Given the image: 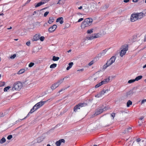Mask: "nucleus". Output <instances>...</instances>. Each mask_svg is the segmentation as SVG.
Here are the masks:
<instances>
[{
    "instance_id": "obj_1",
    "label": "nucleus",
    "mask_w": 146,
    "mask_h": 146,
    "mask_svg": "<svg viewBox=\"0 0 146 146\" xmlns=\"http://www.w3.org/2000/svg\"><path fill=\"white\" fill-rule=\"evenodd\" d=\"M143 13L142 12L133 13L131 16V21L134 22L139 19H141L143 17Z\"/></svg>"
},
{
    "instance_id": "obj_2",
    "label": "nucleus",
    "mask_w": 146,
    "mask_h": 146,
    "mask_svg": "<svg viewBox=\"0 0 146 146\" xmlns=\"http://www.w3.org/2000/svg\"><path fill=\"white\" fill-rule=\"evenodd\" d=\"M92 19L90 18L85 19L81 24V29H84L86 27L90 26L92 25Z\"/></svg>"
},
{
    "instance_id": "obj_3",
    "label": "nucleus",
    "mask_w": 146,
    "mask_h": 146,
    "mask_svg": "<svg viewBox=\"0 0 146 146\" xmlns=\"http://www.w3.org/2000/svg\"><path fill=\"white\" fill-rule=\"evenodd\" d=\"M23 87V84L20 81H17L14 83L12 87L13 91H19Z\"/></svg>"
},
{
    "instance_id": "obj_4",
    "label": "nucleus",
    "mask_w": 146,
    "mask_h": 146,
    "mask_svg": "<svg viewBox=\"0 0 146 146\" xmlns=\"http://www.w3.org/2000/svg\"><path fill=\"white\" fill-rule=\"evenodd\" d=\"M46 101H40L39 102L36 104L33 108L31 110L29 113H32L34 111L41 107L46 103Z\"/></svg>"
},
{
    "instance_id": "obj_5",
    "label": "nucleus",
    "mask_w": 146,
    "mask_h": 146,
    "mask_svg": "<svg viewBox=\"0 0 146 146\" xmlns=\"http://www.w3.org/2000/svg\"><path fill=\"white\" fill-rule=\"evenodd\" d=\"M110 91V89H107L106 90L103 89L96 96L98 97H100L104 95L105 93H108Z\"/></svg>"
},
{
    "instance_id": "obj_6",
    "label": "nucleus",
    "mask_w": 146,
    "mask_h": 146,
    "mask_svg": "<svg viewBox=\"0 0 146 146\" xmlns=\"http://www.w3.org/2000/svg\"><path fill=\"white\" fill-rule=\"evenodd\" d=\"M100 35L98 33H95L94 34H93L91 36H87L86 37L87 39L88 40H92L94 38H97L100 36Z\"/></svg>"
},
{
    "instance_id": "obj_7",
    "label": "nucleus",
    "mask_w": 146,
    "mask_h": 146,
    "mask_svg": "<svg viewBox=\"0 0 146 146\" xmlns=\"http://www.w3.org/2000/svg\"><path fill=\"white\" fill-rule=\"evenodd\" d=\"M116 57L115 56H112L110 58V60L107 61V65L110 66L114 62L115 60Z\"/></svg>"
},
{
    "instance_id": "obj_8",
    "label": "nucleus",
    "mask_w": 146,
    "mask_h": 146,
    "mask_svg": "<svg viewBox=\"0 0 146 146\" xmlns=\"http://www.w3.org/2000/svg\"><path fill=\"white\" fill-rule=\"evenodd\" d=\"M104 111V109L102 108H99L96 110L95 113L94 115L95 116L97 115L102 113Z\"/></svg>"
},
{
    "instance_id": "obj_9",
    "label": "nucleus",
    "mask_w": 146,
    "mask_h": 146,
    "mask_svg": "<svg viewBox=\"0 0 146 146\" xmlns=\"http://www.w3.org/2000/svg\"><path fill=\"white\" fill-rule=\"evenodd\" d=\"M57 27V26L56 25H54L52 26L49 28L48 31L50 33H52L55 30Z\"/></svg>"
},
{
    "instance_id": "obj_10",
    "label": "nucleus",
    "mask_w": 146,
    "mask_h": 146,
    "mask_svg": "<svg viewBox=\"0 0 146 146\" xmlns=\"http://www.w3.org/2000/svg\"><path fill=\"white\" fill-rule=\"evenodd\" d=\"M62 143H65V140L64 139L59 140L56 142L55 144L57 146H60Z\"/></svg>"
},
{
    "instance_id": "obj_11",
    "label": "nucleus",
    "mask_w": 146,
    "mask_h": 146,
    "mask_svg": "<svg viewBox=\"0 0 146 146\" xmlns=\"http://www.w3.org/2000/svg\"><path fill=\"white\" fill-rule=\"evenodd\" d=\"M135 93V91H134L133 89L131 90L128 92H127L126 93V96H131L133 95V94Z\"/></svg>"
},
{
    "instance_id": "obj_12",
    "label": "nucleus",
    "mask_w": 146,
    "mask_h": 146,
    "mask_svg": "<svg viewBox=\"0 0 146 146\" xmlns=\"http://www.w3.org/2000/svg\"><path fill=\"white\" fill-rule=\"evenodd\" d=\"M40 35L39 34H36L33 36V41H37L39 40Z\"/></svg>"
},
{
    "instance_id": "obj_13",
    "label": "nucleus",
    "mask_w": 146,
    "mask_h": 146,
    "mask_svg": "<svg viewBox=\"0 0 146 146\" xmlns=\"http://www.w3.org/2000/svg\"><path fill=\"white\" fill-rule=\"evenodd\" d=\"M122 49V50H125V52L128 50V45L127 44H125L122 46L121 48Z\"/></svg>"
},
{
    "instance_id": "obj_14",
    "label": "nucleus",
    "mask_w": 146,
    "mask_h": 146,
    "mask_svg": "<svg viewBox=\"0 0 146 146\" xmlns=\"http://www.w3.org/2000/svg\"><path fill=\"white\" fill-rule=\"evenodd\" d=\"M58 86H59L58 85V84L56 83H55L51 85L50 87V88L51 89L53 90L58 87Z\"/></svg>"
},
{
    "instance_id": "obj_15",
    "label": "nucleus",
    "mask_w": 146,
    "mask_h": 146,
    "mask_svg": "<svg viewBox=\"0 0 146 146\" xmlns=\"http://www.w3.org/2000/svg\"><path fill=\"white\" fill-rule=\"evenodd\" d=\"M63 19L62 17H59L56 20V22H59L61 24H62L64 22Z\"/></svg>"
},
{
    "instance_id": "obj_16",
    "label": "nucleus",
    "mask_w": 146,
    "mask_h": 146,
    "mask_svg": "<svg viewBox=\"0 0 146 146\" xmlns=\"http://www.w3.org/2000/svg\"><path fill=\"white\" fill-rule=\"evenodd\" d=\"M44 2L42 1V0L41 1L38 3H37L36 5H35V8L37 7H38L40 6L41 5H43L45 4Z\"/></svg>"
},
{
    "instance_id": "obj_17",
    "label": "nucleus",
    "mask_w": 146,
    "mask_h": 146,
    "mask_svg": "<svg viewBox=\"0 0 146 146\" xmlns=\"http://www.w3.org/2000/svg\"><path fill=\"white\" fill-rule=\"evenodd\" d=\"M80 106L79 105V104L76 105L74 107V111L75 112L77 111V110L78 109H80Z\"/></svg>"
},
{
    "instance_id": "obj_18",
    "label": "nucleus",
    "mask_w": 146,
    "mask_h": 146,
    "mask_svg": "<svg viewBox=\"0 0 146 146\" xmlns=\"http://www.w3.org/2000/svg\"><path fill=\"white\" fill-rule=\"evenodd\" d=\"M131 128L130 127H129L125 129L123 133H125L127 132H131Z\"/></svg>"
},
{
    "instance_id": "obj_19",
    "label": "nucleus",
    "mask_w": 146,
    "mask_h": 146,
    "mask_svg": "<svg viewBox=\"0 0 146 146\" xmlns=\"http://www.w3.org/2000/svg\"><path fill=\"white\" fill-rule=\"evenodd\" d=\"M54 18L53 17H49L48 23L50 24H51L54 22Z\"/></svg>"
},
{
    "instance_id": "obj_20",
    "label": "nucleus",
    "mask_w": 146,
    "mask_h": 146,
    "mask_svg": "<svg viewBox=\"0 0 146 146\" xmlns=\"http://www.w3.org/2000/svg\"><path fill=\"white\" fill-rule=\"evenodd\" d=\"M108 49H106L105 50H103L102 52L100 53V56H104L106 53L107 52L108 50Z\"/></svg>"
},
{
    "instance_id": "obj_21",
    "label": "nucleus",
    "mask_w": 146,
    "mask_h": 146,
    "mask_svg": "<svg viewBox=\"0 0 146 146\" xmlns=\"http://www.w3.org/2000/svg\"><path fill=\"white\" fill-rule=\"evenodd\" d=\"M126 52H125V50H121V51L120 52V56L121 57H122L125 54Z\"/></svg>"
},
{
    "instance_id": "obj_22",
    "label": "nucleus",
    "mask_w": 146,
    "mask_h": 146,
    "mask_svg": "<svg viewBox=\"0 0 146 146\" xmlns=\"http://www.w3.org/2000/svg\"><path fill=\"white\" fill-rule=\"evenodd\" d=\"M69 66H68L66 68V70H69L72 66L73 65V62H71L69 63Z\"/></svg>"
},
{
    "instance_id": "obj_23",
    "label": "nucleus",
    "mask_w": 146,
    "mask_h": 146,
    "mask_svg": "<svg viewBox=\"0 0 146 146\" xmlns=\"http://www.w3.org/2000/svg\"><path fill=\"white\" fill-rule=\"evenodd\" d=\"M25 69H20L17 73V74H22L25 72Z\"/></svg>"
},
{
    "instance_id": "obj_24",
    "label": "nucleus",
    "mask_w": 146,
    "mask_h": 146,
    "mask_svg": "<svg viewBox=\"0 0 146 146\" xmlns=\"http://www.w3.org/2000/svg\"><path fill=\"white\" fill-rule=\"evenodd\" d=\"M64 79V78H63V79H61L60 80H58V81L57 82H56V83L57 84H58V85L59 86V85L63 82Z\"/></svg>"
},
{
    "instance_id": "obj_25",
    "label": "nucleus",
    "mask_w": 146,
    "mask_h": 146,
    "mask_svg": "<svg viewBox=\"0 0 146 146\" xmlns=\"http://www.w3.org/2000/svg\"><path fill=\"white\" fill-rule=\"evenodd\" d=\"M78 104L79 106H80V107L85 106L87 105V104L85 103H80Z\"/></svg>"
},
{
    "instance_id": "obj_26",
    "label": "nucleus",
    "mask_w": 146,
    "mask_h": 146,
    "mask_svg": "<svg viewBox=\"0 0 146 146\" xmlns=\"http://www.w3.org/2000/svg\"><path fill=\"white\" fill-rule=\"evenodd\" d=\"M60 58L58 57H56L55 56H53L52 60L54 61H57L59 60Z\"/></svg>"
},
{
    "instance_id": "obj_27",
    "label": "nucleus",
    "mask_w": 146,
    "mask_h": 146,
    "mask_svg": "<svg viewBox=\"0 0 146 146\" xmlns=\"http://www.w3.org/2000/svg\"><path fill=\"white\" fill-rule=\"evenodd\" d=\"M66 0H59L57 4H64Z\"/></svg>"
},
{
    "instance_id": "obj_28",
    "label": "nucleus",
    "mask_w": 146,
    "mask_h": 146,
    "mask_svg": "<svg viewBox=\"0 0 146 146\" xmlns=\"http://www.w3.org/2000/svg\"><path fill=\"white\" fill-rule=\"evenodd\" d=\"M56 66L57 64H56L54 63L50 65V68H54Z\"/></svg>"
},
{
    "instance_id": "obj_29",
    "label": "nucleus",
    "mask_w": 146,
    "mask_h": 146,
    "mask_svg": "<svg viewBox=\"0 0 146 146\" xmlns=\"http://www.w3.org/2000/svg\"><path fill=\"white\" fill-rule=\"evenodd\" d=\"M142 78V76H139L137 77L135 79V81H138L140 79H141Z\"/></svg>"
},
{
    "instance_id": "obj_30",
    "label": "nucleus",
    "mask_w": 146,
    "mask_h": 146,
    "mask_svg": "<svg viewBox=\"0 0 146 146\" xmlns=\"http://www.w3.org/2000/svg\"><path fill=\"white\" fill-rule=\"evenodd\" d=\"M6 141L4 137H3L0 141V143H3Z\"/></svg>"
},
{
    "instance_id": "obj_31",
    "label": "nucleus",
    "mask_w": 146,
    "mask_h": 146,
    "mask_svg": "<svg viewBox=\"0 0 146 146\" xmlns=\"http://www.w3.org/2000/svg\"><path fill=\"white\" fill-rule=\"evenodd\" d=\"M132 102L131 101H128L127 103V107H129L130 105L132 104Z\"/></svg>"
},
{
    "instance_id": "obj_32",
    "label": "nucleus",
    "mask_w": 146,
    "mask_h": 146,
    "mask_svg": "<svg viewBox=\"0 0 146 146\" xmlns=\"http://www.w3.org/2000/svg\"><path fill=\"white\" fill-rule=\"evenodd\" d=\"M110 80L109 78H106L103 80L104 81V82L106 84Z\"/></svg>"
},
{
    "instance_id": "obj_33",
    "label": "nucleus",
    "mask_w": 146,
    "mask_h": 146,
    "mask_svg": "<svg viewBox=\"0 0 146 146\" xmlns=\"http://www.w3.org/2000/svg\"><path fill=\"white\" fill-rule=\"evenodd\" d=\"M10 88L11 87L9 86L6 87L4 88V92H7V90H9Z\"/></svg>"
},
{
    "instance_id": "obj_34",
    "label": "nucleus",
    "mask_w": 146,
    "mask_h": 146,
    "mask_svg": "<svg viewBox=\"0 0 146 146\" xmlns=\"http://www.w3.org/2000/svg\"><path fill=\"white\" fill-rule=\"evenodd\" d=\"M93 29H90L88 30L87 31V33L88 34H91L93 33Z\"/></svg>"
},
{
    "instance_id": "obj_35",
    "label": "nucleus",
    "mask_w": 146,
    "mask_h": 146,
    "mask_svg": "<svg viewBox=\"0 0 146 146\" xmlns=\"http://www.w3.org/2000/svg\"><path fill=\"white\" fill-rule=\"evenodd\" d=\"M135 81V79L130 80L128 81V83L129 84H131L134 82Z\"/></svg>"
},
{
    "instance_id": "obj_36",
    "label": "nucleus",
    "mask_w": 146,
    "mask_h": 146,
    "mask_svg": "<svg viewBox=\"0 0 146 146\" xmlns=\"http://www.w3.org/2000/svg\"><path fill=\"white\" fill-rule=\"evenodd\" d=\"M35 64L34 63L31 62L29 65V67H31L33 66Z\"/></svg>"
},
{
    "instance_id": "obj_37",
    "label": "nucleus",
    "mask_w": 146,
    "mask_h": 146,
    "mask_svg": "<svg viewBox=\"0 0 146 146\" xmlns=\"http://www.w3.org/2000/svg\"><path fill=\"white\" fill-rule=\"evenodd\" d=\"M39 39L41 41H43L44 39V37L43 36H42L40 37H39Z\"/></svg>"
},
{
    "instance_id": "obj_38",
    "label": "nucleus",
    "mask_w": 146,
    "mask_h": 146,
    "mask_svg": "<svg viewBox=\"0 0 146 146\" xmlns=\"http://www.w3.org/2000/svg\"><path fill=\"white\" fill-rule=\"evenodd\" d=\"M16 56V54H13V55H11L10 57V58L11 59H14V58Z\"/></svg>"
},
{
    "instance_id": "obj_39",
    "label": "nucleus",
    "mask_w": 146,
    "mask_h": 146,
    "mask_svg": "<svg viewBox=\"0 0 146 146\" xmlns=\"http://www.w3.org/2000/svg\"><path fill=\"white\" fill-rule=\"evenodd\" d=\"M102 86V85H101L100 83H99L98 84H97L96 85V86H95V88H98L100 86Z\"/></svg>"
},
{
    "instance_id": "obj_40",
    "label": "nucleus",
    "mask_w": 146,
    "mask_h": 146,
    "mask_svg": "<svg viewBox=\"0 0 146 146\" xmlns=\"http://www.w3.org/2000/svg\"><path fill=\"white\" fill-rule=\"evenodd\" d=\"M49 12L48 11L46 12L44 14V17H46L49 13Z\"/></svg>"
},
{
    "instance_id": "obj_41",
    "label": "nucleus",
    "mask_w": 146,
    "mask_h": 146,
    "mask_svg": "<svg viewBox=\"0 0 146 146\" xmlns=\"http://www.w3.org/2000/svg\"><path fill=\"white\" fill-rule=\"evenodd\" d=\"M12 138V136L11 135H9L7 137V139H8L9 140L11 139Z\"/></svg>"
},
{
    "instance_id": "obj_42",
    "label": "nucleus",
    "mask_w": 146,
    "mask_h": 146,
    "mask_svg": "<svg viewBox=\"0 0 146 146\" xmlns=\"http://www.w3.org/2000/svg\"><path fill=\"white\" fill-rule=\"evenodd\" d=\"M109 66L108 65H107V63L106 64L104 65L103 67V69H105L108 66Z\"/></svg>"
},
{
    "instance_id": "obj_43",
    "label": "nucleus",
    "mask_w": 146,
    "mask_h": 146,
    "mask_svg": "<svg viewBox=\"0 0 146 146\" xmlns=\"http://www.w3.org/2000/svg\"><path fill=\"white\" fill-rule=\"evenodd\" d=\"M115 113H112L111 115V116L112 117H113V119H114V117L115 116Z\"/></svg>"
},
{
    "instance_id": "obj_44",
    "label": "nucleus",
    "mask_w": 146,
    "mask_h": 146,
    "mask_svg": "<svg viewBox=\"0 0 146 146\" xmlns=\"http://www.w3.org/2000/svg\"><path fill=\"white\" fill-rule=\"evenodd\" d=\"M100 84H101V85H102L103 84H106L104 82L103 80V81H102L100 82Z\"/></svg>"
},
{
    "instance_id": "obj_45",
    "label": "nucleus",
    "mask_w": 146,
    "mask_h": 146,
    "mask_svg": "<svg viewBox=\"0 0 146 146\" xmlns=\"http://www.w3.org/2000/svg\"><path fill=\"white\" fill-rule=\"evenodd\" d=\"M31 44L30 41H28L26 43V44L27 46H29Z\"/></svg>"
},
{
    "instance_id": "obj_46",
    "label": "nucleus",
    "mask_w": 146,
    "mask_h": 146,
    "mask_svg": "<svg viewBox=\"0 0 146 146\" xmlns=\"http://www.w3.org/2000/svg\"><path fill=\"white\" fill-rule=\"evenodd\" d=\"M4 116V115L3 112H0V117H3Z\"/></svg>"
},
{
    "instance_id": "obj_47",
    "label": "nucleus",
    "mask_w": 146,
    "mask_h": 146,
    "mask_svg": "<svg viewBox=\"0 0 146 146\" xmlns=\"http://www.w3.org/2000/svg\"><path fill=\"white\" fill-rule=\"evenodd\" d=\"M30 113H29H29H28V114L27 115V116L25 117V118H24L23 119H20V120H23V119H25V118H27V117H28L29 116V114Z\"/></svg>"
},
{
    "instance_id": "obj_48",
    "label": "nucleus",
    "mask_w": 146,
    "mask_h": 146,
    "mask_svg": "<svg viewBox=\"0 0 146 146\" xmlns=\"http://www.w3.org/2000/svg\"><path fill=\"white\" fill-rule=\"evenodd\" d=\"M93 63H94V62L93 61H92L91 62H90L89 63V66H91V65H92V64H93Z\"/></svg>"
},
{
    "instance_id": "obj_49",
    "label": "nucleus",
    "mask_w": 146,
    "mask_h": 146,
    "mask_svg": "<svg viewBox=\"0 0 146 146\" xmlns=\"http://www.w3.org/2000/svg\"><path fill=\"white\" fill-rule=\"evenodd\" d=\"M83 18H81L80 19H79V20H78V22H80V21H83Z\"/></svg>"
},
{
    "instance_id": "obj_50",
    "label": "nucleus",
    "mask_w": 146,
    "mask_h": 146,
    "mask_svg": "<svg viewBox=\"0 0 146 146\" xmlns=\"http://www.w3.org/2000/svg\"><path fill=\"white\" fill-rule=\"evenodd\" d=\"M109 109V108H108V107H105L104 108V111H106L107 110H108V109Z\"/></svg>"
},
{
    "instance_id": "obj_51",
    "label": "nucleus",
    "mask_w": 146,
    "mask_h": 146,
    "mask_svg": "<svg viewBox=\"0 0 146 146\" xmlns=\"http://www.w3.org/2000/svg\"><path fill=\"white\" fill-rule=\"evenodd\" d=\"M66 89V88L65 89H61L60 90L59 92H58L59 93H60V92H61L62 91H64V90H65V89Z\"/></svg>"
},
{
    "instance_id": "obj_52",
    "label": "nucleus",
    "mask_w": 146,
    "mask_h": 146,
    "mask_svg": "<svg viewBox=\"0 0 146 146\" xmlns=\"http://www.w3.org/2000/svg\"><path fill=\"white\" fill-rule=\"evenodd\" d=\"M49 0H42V1H44V3H46Z\"/></svg>"
},
{
    "instance_id": "obj_53",
    "label": "nucleus",
    "mask_w": 146,
    "mask_h": 146,
    "mask_svg": "<svg viewBox=\"0 0 146 146\" xmlns=\"http://www.w3.org/2000/svg\"><path fill=\"white\" fill-rule=\"evenodd\" d=\"M129 0H123V2L125 3H127L129 2Z\"/></svg>"
},
{
    "instance_id": "obj_54",
    "label": "nucleus",
    "mask_w": 146,
    "mask_h": 146,
    "mask_svg": "<svg viewBox=\"0 0 146 146\" xmlns=\"http://www.w3.org/2000/svg\"><path fill=\"white\" fill-rule=\"evenodd\" d=\"M141 141V139L139 138H137L136 139V141L137 142H139L140 141Z\"/></svg>"
},
{
    "instance_id": "obj_55",
    "label": "nucleus",
    "mask_w": 146,
    "mask_h": 146,
    "mask_svg": "<svg viewBox=\"0 0 146 146\" xmlns=\"http://www.w3.org/2000/svg\"><path fill=\"white\" fill-rule=\"evenodd\" d=\"M84 70V69L83 68H82L80 69H79L77 70V71H83Z\"/></svg>"
},
{
    "instance_id": "obj_56",
    "label": "nucleus",
    "mask_w": 146,
    "mask_h": 146,
    "mask_svg": "<svg viewBox=\"0 0 146 146\" xmlns=\"http://www.w3.org/2000/svg\"><path fill=\"white\" fill-rule=\"evenodd\" d=\"M66 25L67 26V27H70V25L68 23H67L66 24Z\"/></svg>"
},
{
    "instance_id": "obj_57",
    "label": "nucleus",
    "mask_w": 146,
    "mask_h": 146,
    "mask_svg": "<svg viewBox=\"0 0 146 146\" xmlns=\"http://www.w3.org/2000/svg\"><path fill=\"white\" fill-rule=\"evenodd\" d=\"M145 102H146V101H141V104H142Z\"/></svg>"
},
{
    "instance_id": "obj_58",
    "label": "nucleus",
    "mask_w": 146,
    "mask_h": 146,
    "mask_svg": "<svg viewBox=\"0 0 146 146\" xmlns=\"http://www.w3.org/2000/svg\"><path fill=\"white\" fill-rule=\"evenodd\" d=\"M139 0H133V1L134 2H137Z\"/></svg>"
},
{
    "instance_id": "obj_59",
    "label": "nucleus",
    "mask_w": 146,
    "mask_h": 146,
    "mask_svg": "<svg viewBox=\"0 0 146 146\" xmlns=\"http://www.w3.org/2000/svg\"><path fill=\"white\" fill-rule=\"evenodd\" d=\"M82 6H80V7H79L78 9H82Z\"/></svg>"
},
{
    "instance_id": "obj_60",
    "label": "nucleus",
    "mask_w": 146,
    "mask_h": 146,
    "mask_svg": "<svg viewBox=\"0 0 146 146\" xmlns=\"http://www.w3.org/2000/svg\"><path fill=\"white\" fill-rule=\"evenodd\" d=\"M47 25V23H45V24H44V27L46 26Z\"/></svg>"
},
{
    "instance_id": "obj_61",
    "label": "nucleus",
    "mask_w": 146,
    "mask_h": 146,
    "mask_svg": "<svg viewBox=\"0 0 146 146\" xmlns=\"http://www.w3.org/2000/svg\"><path fill=\"white\" fill-rule=\"evenodd\" d=\"M12 27H10L9 28H7V29H12Z\"/></svg>"
},
{
    "instance_id": "obj_62",
    "label": "nucleus",
    "mask_w": 146,
    "mask_h": 146,
    "mask_svg": "<svg viewBox=\"0 0 146 146\" xmlns=\"http://www.w3.org/2000/svg\"><path fill=\"white\" fill-rule=\"evenodd\" d=\"M146 67V64H145V65H144L143 66V68H145Z\"/></svg>"
},
{
    "instance_id": "obj_63",
    "label": "nucleus",
    "mask_w": 146,
    "mask_h": 146,
    "mask_svg": "<svg viewBox=\"0 0 146 146\" xmlns=\"http://www.w3.org/2000/svg\"><path fill=\"white\" fill-rule=\"evenodd\" d=\"M47 7H45V8H44L43 9H42V10H44V9H47Z\"/></svg>"
},
{
    "instance_id": "obj_64",
    "label": "nucleus",
    "mask_w": 146,
    "mask_h": 146,
    "mask_svg": "<svg viewBox=\"0 0 146 146\" xmlns=\"http://www.w3.org/2000/svg\"><path fill=\"white\" fill-rule=\"evenodd\" d=\"M108 6H109L108 5H106V8H108Z\"/></svg>"
}]
</instances>
